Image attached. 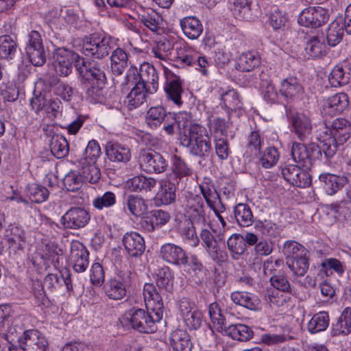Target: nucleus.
Instances as JSON below:
<instances>
[{
	"mask_svg": "<svg viewBox=\"0 0 351 351\" xmlns=\"http://www.w3.org/2000/svg\"><path fill=\"white\" fill-rule=\"evenodd\" d=\"M180 141L181 144L189 149V152L195 156L205 158L211 151L209 136L204 128L198 124H191L190 121L178 122Z\"/></svg>",
	"mask_w": 351,
	"mask_h": 351,
	"instance_id": "1",
	"label": "nucleus"
},
{
	"mask_svg": "<svg viewBox=\"0 0 351 351\" xmlns=\"http://www.w3.org/2000/svg\"><path fill=\"white\" fill-rule=\"evenodd\" d=\"M162 317V312L145 311L132 308L128 311L121 319L123 326L143 333H153L157 330L156 323Z\"/></svg>",
	"mask_w": 351,
	"mask_h": 351,
	"instance_id": "2",
	"label": "nucleus"
},
{
	"mask_svg": "<svg viewBox=\"0 0 351 351\" xmlns=\"http://www.w3.org/2000/svg\"><path fill=\"white\" fill-rule=\"evenodd\" d=\"M134 83L143 84L149 94L156 93L158 88V74L156 69L149 63L144 62L138 70L130 66L127 71L122 85L132 86Z\"/></svg>",
	"mask_w": 351,
	"mask_h": 351,
	"instance_id": "3",
	"label": "nucleus"
},
{
	"mask_svg": "<svg viewBox=\"0 0 351 351\" xmlns=\"http://www.w3.org/2000/svg\"><path fill=\"white\" fill-rule=\"evenodd\" d=\"M114 39L104 32H95L84 38L82 52L86 56L102 59L114 48Z\"/></svg>",
	"mask_w": 351,
	"mask_h": 351,
	"instance_id": "4",
	"label": "nucleus"
},
{
	"mask_svg": "<svg viewBox=\"0 0 351 351\" xmlns=\"http://www.w3.org/2000/svg\"><path fill=\"white\" fill-rule=\"evenodd\" d=\"M53 68L56 73L62 77H67L72 73L73 65L76 68L83 58L71 50L65 48H58L53 53Z\"/></svg>",
	"mask_w": 351,
	"mask_h": 351,
	"instance_id": "5",
	"label": "nucleus"
},
{
	"mask_svg": "<svg viewBox=\"0 0 351 351\" xmlns=\"http://www.w3.org/2000/svg\"><path fill=\"white\" fill-rule=\"evenodd\" d=\"M291 154L293 161L306 169L311 167L313 160L320 159L319 149L317 145L314 143L306 146L298 142H293Z\"/></svg>",
	"mask_w": 351,
	"mask_h": 351,
	"instance_id": "6",
	"label": "nucleus"
},
{
	"mask_svg": "<svg viewBox=\"0 0 351 351\" xmlns=\"http://www.w3.org/2000/svg\"><path fill=\"white\" fill-rule=\"evenodd\" d=\"M25 49L29 61L34 66H40L46 62L43 40L39 32L32 30L28 33Z\"/></svg>",
	"mask_w": 351,
	"mask_h": 351,
	"instance_id": "7",
	"label": "nucleus"
},
{
	"mask_svg": "<svg viewBox=\"0 0 351 351\" xmlns=\"http://www.w3.org/2000/svg\"><path fill=\"white\" fill-rule=\"evenodd\" d=\"M141 169L147 173H160L166 171L168 163L158 152L152 149H143L138 156Z\"/></svg>",
	"mask_w": 351,
	"mask_h": 351,
	"instance_id": "8",
	"label": "nucleus"
},
{
	"mask_svg": "<svg viewBox=\"0 0 351 351\" xmlns=\"http://www.w3.org/2000/svg\"><path fill=\"white\" fill-rule=\"evenodd\" d=\"M90 220V214L86 209L73 206L62 216L60 223L65 229L79 230L84 228Z\"/></svg>",
	"mask_w": 351,
	"mask_h": 351,
	"instance_id": "9",
	"label": "nucleus"
},
{
	"mask_svg": "<svg viewBox=\"0 0 351 351\" xmlns=\"http://www.w3.org/2000/svg\"><path fill=\"white\" fill-rule=\"evenodd\" d=\"M104 66L95 61H85L82 59L80 64H77L76 70L85 80L92 83L105 84L106 77L104 72Z\"/></svg>",
	"mask_w": 351,
	"mask_h": 351,
	"instance_id": "10",
	"label": "nucleus"
},
{
	"mask_svg": "<svg viewBox=\"0 0 351 351\" xmlns=\"http://www.w3.org/2000/svg\"><path fill=\"white\" fill-rule=\"evenodd\" d=\"M328 10L320 7H309L303 10L298 16V23L304 27L315 28L328 21Z\"/></svg>",
	"mask_w": 351,
	"mask_h": 351,
	"instance_id": "11",
	"label": "nucleus"
},
{
	"mask_svg": "<svg viewBox=\"0 0 351 351\" xmlns=\"http://www.w3.org/2000/svg\"><path fill=\"white\" fill-rule=\"evenodd\" d=\"M160 256L166 263L178 267L185 266L189 259L182 247L172 243H165L160 247Z\"/></svg>",
	"mask_w": 351,
	"mask_h": 351,
	"instance_id": "12",
	"label": "nucleus"
},
{
	"mask_svg": "<svg viewBox=\"0 0 351 351\" xmlns=\"http://www.w3.org/2000/svg\"><path fill=\"white\" fill-rule=\"evenodd\" d=\"M20 346L24 351H47L48 341L36 330H28L19 338Z\"/></svg>",
	"mask_w": 351,
	"mask_h": 351,
	"instance_id": "13",
	"label": "nucleus"
},
{
	"mask_svg": "<svg viewBox=\"0 0 351 351\" xmlns=\"http://www.w3.org/2000/svg\"><path fill=\"white\" fill-rule=\"evenodd\" d=\"M291 131L302 141L309 138L312 134L313 125L311 119L304 113L291 114L289 118Z\"/></svg>",
	"mask_w": 351,
	"mask_h": 351,
	"instance_id": "14",
	"label": "nucleus"
},
{
	"mask_svg": "<svg viewBox=\"0 0 351 351\" xmlns=\"http://www.w3.org/2000/svg\"><path fill=\"white\" fill-rule=\"evenodd\" d=\"M284 178L291 184L300 188H306L311 184V178L307 172L301 169V165H287L282 169Z\"/></svg>",
	"mask_w": 351,
	"mask_h": 351,
	"instance_id": "15",
	"label": "nucleus"
},
{
	"mask_svg": "<svg viewBox=\"0 0 351 351\" xmlns=\"http://www.w3.org/2000/svg\"><path fill=\"white\" fill-rule=\"evenodd\" d=\"M89 253L86 247L79 241H73L71 245L70 260L73 269L77 273L86 271L89 264Z\"/></svg>",
	"mask_w": 351,
	"mask_h": 351,
	"instance_id": "16",
	"label": "nucleus"
},
{
	"mask_svg": "<svg viewBox=\"0 0 351 351\" xmlns=\"http://www.w3.org/2000/svg\"><path fill=\"white\" fill-rule=\"evenodd\" d=\"M200 237L206 252L215 263L220 264L226 261V253L220 249L217 241L208 230L202 229Z\"/></svg>",
	"mask_w": 351,
	"mask_h": 351,
	"instance_id": "17",
	"label": "nucleus"
},
{
	"mask_svg": "<svg viewBox=\"0 0 351 351\" xmlns=\"http://www.w3.org/2000/svg\"><path fill=\"white\" fill-rule=\"evenodd\" d=\"M190 223L202 228L210 226V218L206 213V207L199 197L194 198L189 203L188 210Z\"/></svg>",
	"mask_w": 351,
	"mask_h": 351,
	"instance_id": "18",
	"label": "nucleus"
},
{
	"mask_svg": "<svg viewBox=\"0 0 351 351\" xmlns=\"http://www.w3.org/2000/svg\"><path fill=\"white\" fill-rule=\"evenodd\" d=\"M168 99L180 106L182 104V95L184 93L180 77L171 72H166V83L164 87Z\"/></svg>",
	"mask_w": 351,
	"mask_h": 351,
	"instance_id": "19",
	"label": "nucleus"
},
{
	"mask_svg": "<svg viewBox=\"0 0 351 351\" xmlns=\"http://www.w3.org/2000/svg\"><path fill=\"white\" fill-rule=\"evenodd\" d=\"M348 106V97L344 93H339L324 100L322 113L334 117L341 113Z\"/></svg>",
	"mask_w": 351,
	"mask_h": 351,
	"instance_id": "20",
	"label": "nucleus"
},
{
	"mask_svg": "<svg viewBox=\"0 0 351 351\" xmlns=\"http://www.w3.org/2000/svg\"><path fill=\"white\" fill-rule=\"evenodd\" d=\"M122 242L126 252L130 257H140L145 251L144 239L136 232L125 233L123 237Z\"/></svg>",
	"mask_w": 351,
	"mask_h": 351,
	"instance_id": "21",
	"label": "nucleus"
},
{
	"mask_svg": "<svg viewBox=\"0 0 351 351\" xmlns=\"http://www.w3.org/2000/svg\"><path fill=\"white\" fill-rule=\"evenodd\" d=\"M105 149L106 156L110 161L126 163L131 159L130 148L118 142H108Z\"/></svg>",
	"mask_w": 351,
	"mask_h": 351,
	"instance_id": "22",
	"label": "nucleus"
},
{
	"mask_svg": "<svg viewBox=\"0 0 351 351\" xmlns=\"http://www.w3.org/2000/svg\"><path fill=\"white\" fill-rule=\"evenodd\" d=\"M171 162V172L167 177L172 181H177L182 186L183 180H187V178L192 175V169L180 156L177 155L173 156Z\"/></svg>",
	"mask_w": 351,
	"mask_h": 351,
	"instance_id": "23",
	"label": "nucleus"
},
{
	"mask_svg": "<svg viewBox=\"0 0 351 351\" xmlns=\"http://www.w3.org/2000/svg\"><path fill=\"white\" fill-rule=\"evenodd\" d=\"M143 298L147 310L162 312L163 302L160 293L152 283H146L143 287Z\"/></svg>",
	"mask_w": 351,
	"mask_h": 351,
	"instance_id": "24",
	"label": "nucleus"
},
{
	"mask_svg": "<svg viewBox=\"0 0 351 351\" xmlns=\"http://www.w3.org/2000/svg\"><path fill=\"white\" fill-rule=\"evenodd\" d=\"M169 342L174 351H191L193 348L191 337L185 330L176 329L172 331Z\"/></svg>",
	"mask_w": 351,
	"mask_h": 351,
	"instance_id": "25",
	"label": "nucleus"
},
{
	"mask_svg": "<svg viewBox=\"0 0 351 351\" xmlns=\"http://www.w3.org/2000/svg\"><path fill=\"white\" fill-rule=\"evenodd\" d=\"M330 132L332 138L335 139L339 145H343L350 137L351 125L345 119H337L333 121Z\"/></svg>",
	"mask_w": 351,
	"mask_h": 351,
	"instance_id": "26",
	"label": "nucleus"
},
{
	"mask_svg": "<svg viewBox=\"0 0 351 351\" xmlns=\"http://www.w3.org/2000/svg\"><path fill=\"white\" fill-rule=\"evenodd\" d=\"M280 93L285 98L294 100L302 96L303 87L296 77H290L282 81Z\"/></svg>",
	"mask_w": 351,
	"mask_h": 351,
	"instance_id": "27",
	"label": "nucleus"
},
{
	"mask_svg": "<svg viewBox=\"0 0 351 351\" xmlns=\"http://www.w3.org/2000/svg\"><path fill=\"white\" fill-rule=\"evenodd\" d=\"M180 25L183 34L190 40H196L202 34V24L195 16H186L182 19Z\"/></svg>",
	"mask_w": 351,
	"mask_h": 351,
	"instance_id": "28",
	"label": "nucleus"
},
{
	"mask_svg": "<svg viewBox=\"0 0 351 351\" xmlns=\"http://www.w3.org/2000/svg\"><path fill=\"white\" fill-rule=\"evenodd\" d=\"M160 184V186L157 193V198L165 205H168L173 202L176 197V191L177 186L180 184L177 181H172L168 177L162 180Z\"/></svg>",
	"mask_w": 351,
	"mask_h": 351,
	"instance_id": "29",
	"label": "nucleus"
},
{
	"mask_svg": "<svg viewBox=\"0 0 351 351\" xmlns=\"http://www.w3.org/2000/svg\"><path fill=\"white\" fill-rule=\"evenodd\" d=\"M319 180L325 192L330 195L335 194L346 182V178L329 173L320 174Z\"/></svg>",
	"mask_w": 351,
	"mask_h": 351,
	"instance_id": "30",
	"label": "nucleus"
},
{
	"mask_svg": "<svg viewBox=\"0 0 351 351\" xmlns=\"http://www.w3.org/2000/svg\"><path fill=\"white\" fill-rule=\"evenodd\" d=\"M232 302L252 311L261 309V300L249 292L234 291L230 295Z\"/></svg>",
	"mask_w": 351,
	"mask_h": 351,
	"instance_id": "31",
	"label": "nucleus"
},
{
	"mask_svg": "<svg viewBox=\"0 0 351 351\" xmlns=\"http://www.w3.org/2000/svg\"><path fill=\"white\" fill-rule=\"evenodd\" d=\"M171 216L167 211L161 209L153 210L150 215L143 221V227L149 232L154 231L156 228L165 225L170 220Z\"/></svg>",
	"mask_w": 351,
	"mask_h": 351,
	"instance_id": "32",
	"label": "nucleus"
},
{
	"mask_svg": "<svg viewBox=\"0 0 351 351\" xmlns=\"http://www.w3.org/2000/svg\"><path fill=\"white\" fill-rule=\"evenodd\" d=\"M134 86L124 101L128 110H132L145 102L146 91L145 86L143 84L134 83Z\"/></svg>",
	"mask_w": 351,
	"mask_h": 351,
	"instance_id": "33",
	"label": "nucleus"
},
{
	"mask_svg": "<svg viewBox=\"0 0 351 351\" xmlns=\"http://www.w3.org/2000/svg\"><path fill=\"white\" fill-rule=\"evenodd\" d=\"M332 336L348 335L351 333V308L346 307L332 325Z\"/></svg>",
	"mask_w": 351,
	"mask_h": 351,
	"instance_id": "34",
	"label": "nucleus"
},
{
	"mask_svg": "<svg viewBox=\"0 0 351 351\" xmlns=\"http://www.w3.org/2000/svg\"><path fill=\"white\" fill-rule=\"evenodd\" d=\"M110 56V67L112 73L121 75L128 66V54L121 48L117 47L112 50Z\"/></svg>",
	"mask_w": 351,
	"mask_h": 351,
	"instance_id": "35",
	"label": "nucleus"
},
{
	"mask_svg": "<svg viewBox=\"0 0 351 351\" xmlns=\"http://www.w3.org/2000/svg\"><path fill=\"white\" fill-rule=\"evenodd\" d=\"M261 64V56L256 51L243 53L238 58L237 68L244 72H249L258 67Z\"/></svg>",
	"mask_w": 351,
	"mask_h": 351,
	"instance_id": "36",
	"label": "nucleus"
},
{
	"mask_svg": "<svg viewBox=\"0 0 351 351\" xmlns=\"http://www.w3.org/2000/svg\"><path fill=\"white\" fill-rule=\"evenodd\" d=\"M234 340L246 341L252 337V329L245 324H228L221 333Z\"/></svg>",
	"mask_w": 351,
	"mask_h": 351,
	"instance_id": "37",
	"label": "nucleus"
},
{
	"mask_svg": "<svg viewBox=\"0 0 351 351\" xmlns=\"http://www.w3.org/2000/svg\"><path fill=\"white\" fill-rule=\"evenodd\" d=\"M166 119L167 121L171 119L176 121L175 117L171 113H167L162 106L152 107L147 112L146 123L152 128L160 125Z\"/></svg>",
	"mask_w": 351,
	"mask_h": 351,
	"instance_id": "38",
	"label": "nucleus"
},
{
	"mask_svg": "<svg viewBox=\"0 0 351 351\" xmlns=\"http://www.w3.org/2000/svg\"><path fill=\"white\" fill-rule=\"evenodd\" d=\"M141 23L153 32H158L162 29V16L155 10L148 8L143 14L139 15Z\"/></svg>",
	"mask_w": 351,
	"mask_h": 351,
	"instance_id": "39",
	"label": "nucleus"
},
{
	"mask_svg": "<svg viewBox=\"0 0 351 351\" xmlns=\"http://www.w3.org/2000/svg\"><path fill=\"white\" fill-rule=\"evenodd\" d=\"M208 314L215 329L222 333L228 324L219 304L217 302L211 303L208 306Z\"/></svg>",
	"mask_w": 351,
	"mask_h": 351,
	"instance_id": "40",
	"label": "nucleus"
},
{
	"mask_svg": "<svg viewBox=\"0 0 351 351\" xmlns=\"http://www.w3.org/2000/svg\"><path fill=\"white\" fill-rule=\"evenodd\" d=\"M208 314L215 329L222 333L228 324L219 304L217 302L211 303L208 306Z\"/></svg>",
	"mask_w": 351,
	"mask_h": 351,
	"instance_id": "41",
	"label": "nucleus"
},
{
	"mask_svg": "<svg viewBox=\"0 0 351 351\" xmlns=\"http://www.w3.org/2000/svg\"><path fill=\"white\" fill-rule=\"evenodd\" d=\"M234 218L241 227H249L254 222V216L250 207L246 204H238L234 208Z\"/></svg>",
	"mask_w": 351,
	"mask_h": 351,
	"instance_id": "42",
	"label": "nucleus"
},
{
	"mask_svg": "<svg viewBox=\"0 0 351 351\" xmlns=\"http://www.w3.org/2000/svg\"><path fill=\"white\" fill-rule=\"evenodd\" d=\"M330 317L326 311L315 313L309 320L307 328L313 334L324 331L329 326Z\"/></svg>",
	"mask_w": 351,
	"mask_h": 351,
	"instance_id": "43",
	"label": "nucleus"
},
{
	"mask_svg": "<svg viewBox=\"0 0 351 351\" xmlns=\"http://www.w3.org/2000/svg\"><path fill=\"white\" fill-rule=\"evenodd\" d=\"M282 252L285 256L286 263L287 261H291L297 256L309 254L304 246L292 240L287 241L283 243Z\"/></svg>",
	"mask_w": 351,
	"mask_h": 351,
	"instance_id": "44",
	"label": "nucleus"
},
{
	"mask_svg": "<svg viewBox=\"0 0 351 351\" xmlns=\"http://www.w3.org/2000/svg\"><path fill=\"white\" fill-rule=\"evenodd\" d=\"M286 264L294 276H304L309 268V256L304 254L297 256L291 261H287Z\"/></svg>",
	"mask_w": 351,
	"mask_h": 351,
	"instance_id": "45",
	"label": "nucleus"
},
{
	"mask_svg": "<svg viewBox=\"0 0 351 351\" xmlns=\"http://www.w3.org/2000/svg\"><path fill=\"white\" fill-rule=\"evenodd\" d=\"M129 187L134 191H150L156 185V180L145 176H134L128 182Z\"/></svg>",
	"mask_w": 351,
	"mask_h": 351,
	"instance_id": "46",
	"label": "nucleus"
},
{
	"mask_svg": "<svg viewBox=\"0 0 351 351\" xmlns=\"http://www.w3.org/2000/svg\"><path fill=\"white\" fill-rule=\"evenodd\" d=\"M304 49L306 53L313 58L324 56L328 52V47L324 43L315 36L306 42Z\"/></svg>",
	"mask_w": 351,
	"mask_h": 351,
	"instance_id": "47",
	"label": "nucleus"
},
{
	"mask_svg": "<svg viewBox=\"0 0 351 351\" xmlns=\"http://www.w3.org/2000/svg\"><path fill=\"white\" fill-rule=\"evenodd\" d=\"M199 188L207 205L210 208H214V205H215L217 202H221L219 195L217 193L214 185L210 180L205 179L199 185Z\"/></svg>",
	"mask_w": 351,
	"mask_h": 351,
	"instance_id": "48",
	"label": "nucleus"
},
{
	"mask_svg": "<svg viewBox=\"0 0 351 351\" xmlns=\"http://www.w3.org/2000/svg\"><path fill=\"white\" fill-rule=\"evenodd\" d=\"M125 204L133 215L141 217L147 211L145 201L138 195H130L125 199Z\"/></svg>",
	"mask_w": 351,
	"mask_h": 351,
	"instance_id": "49",
	"label": "nucleus"
},
{
	"mask_svg": "<svg viewBox=\"0 0 351 351\" xmlns=\"http://www.w3.org/2000/svg\"><path fill=\"white\" fill-rule=\"evenodd\" d=\"M350 78V74L348 69H344L342 66H335L330 73L328 77L329 83L333 87H339L347 84Z\"/></svg>",
	"mask_w": 351,
	"mask_h": 351,
	"instance_id": "50",
	"label": "nucleus"
},
{
	"mask_svg": "<svg viewBox=\"0 0 351 351\" xmlns=\"http://www.w3.org/2000/svg\"><path fill=\"white\" fill-rule=\"evenodd\" d=\"M104 290L106 295L112 300H121L126 295V289L117 279L108 280L104 285Z\"/></svg>",
	"mask_w": 351,
	"mask_h": 351,
	"instance_id": "51",
	"label": "nucleus"
},
{
	"mask_svg": "<svg viewBox=\"0 0 351 351\" xmlns=\"http://www.w3.org/2000/svg\"><path fill=\"white\" fill-rule=\"evenodd\" d=\"M173 274L169 267H163L158 270L156 285L162 291L170 292L173 287Z\"/></svg>",
	"mask_w": 351,
	"mask_h": 351,
	"instance_id": "52",
	"label": "nucleus"
},
{
	"mask_svg": "<svg viewBox=\"0 0 351 351\" xmlns=\"http://www.w3.org/2000/svg\"><path fill=\"white\" fill-rule=\"evenodd\" d=\"M51 152L57 158H62L69 154V143L62 135L53 136L51 140Z\"/></svg>",
	"mask_w": 351,
	"mask_h": 351,
	"instance_id": "53",
	"label": "nucleus"
},
{
	"mask_svg": "<svg viewBox=\"0 0 351 351\" xmlns=\"http://www.w3.org/2000/svg\"><path fill=\"white\" fill-rule=\"evenodd\" d=\"M255 228L263 235L276 238L279 236L282 230L281 226L269 219L257 221L254 225Z\"/></svg>",
	"mask_w": 351,
	"mask_h": 351,
	"instance_id": "54",
	"label": "nucleus"
},
{
	"mask_svg": "<svg viewBox=\"0 0 351 351\" xmlns=\"http://www.w3.org/2000/svg\"><path fill=\"white\" fill-rule=\"evenodd\" d=\"M16 51V43L10 36H0V57L1 58L13 59Z\"/></svg>",
	"mask_w": 351,
	"mask_h": 351,
	"instance_id": "55",
	"label": "nucleus"
},
{
	"mask_svg": "<svg viewBox=\"0 0 351 351\" xmlns=\"http://www.w3.org/2000/svg\"><path fill=\"white\" fill-rule=\"evenodd\" d=\"M227 245L234 259H238L239 256L243 254L246 250L243 236L239 234H234L230 236L228 239Z\"/></svg>",
	"mask_w": 351,
	"mask_h": 351,
	"instance_id": "56",
	"label": "nucleus"
},
{
	"mask_svg": "<svg viewBox=\"0 0 351 351\" xmlns=\"http://www.w3.org/2000/svg\"><path fill=\"white\" fill-rule=\"evenodd\" d=\"M9 247L14 250H23L25 243V235L23 230L17 226L10 229V235H7Z\"/></svg>",
	"mask_w": 351,
	"mask_h": 351,
	"instance_id": "57",
	"label": "nucleus"
},
{
	"mask_svg": "<svg viewBox=\"0 0 351 351\" xmlns=\"http://www.w3.org/2000/svg\"><path fill=\"white\" fill-rule=\"evenodd\" d=\"M344 34V29L337 21H332L328 26L326 38L328 43L331 47L338 45L342 40Z\"/></svg>",
	"mask_w": 351,
	"mask_h": 351,
	"instance_id": "58",
	"label": "nucleus"
},
{
	"mask_svg": "<svg viewBox=\"0 0 351 351\" xmlns=\"http://www.w3.org/2000/svg\"><path fill=\"white\" fill-rule=\"evenodd\" d=\"M83 179L91 184L97 183L101 179V171L95 163H81Z\"/></svg>",
	"mask_w": 351,
	"mask_h": 351,
	"instance_id": "59",
	"label": "nucleus"
},
{
	"mask_svg": "<svg viewBox=\"0 0 351 351\" xmlns=\"http://www.w3.org/2000/svg\"><path fill=\"white\" fill-rule=\"evenodd\" d=\"M330 208L335 213L343 215L345 218L351 219V189L347 191L341 201L332 204Z\"/></svg>",
	"mask_w": 351,
	"mask_h": 351,
	"instance_id": "60",
	"label": "nucleus"
},
{
	"mask_svg": "<svg viewBox=\"0 0 351 351\" xmlns=\"http://www.w3.org/2000/svg\"><path fill=\"white\" fill-rule=\"evenodd\" d=\"M263 138L258 131H252L247 138V152L250 156H256L261 151L263 145Z\"/></svg>",
	"mask_w": 351,
	"mask_h": 351,
	"instance_id": "61",
	"label": "nucleus"
},
{
	"mask_svg": "<svg viewBox=\"0 0 351 351\" xmlns=\"http://www.w3.org/2000/svg\"><path fill=\"white\" fill-rule=\"evenodd\" d=\"M115 203L116 195L111 191L99 195L93 200V206L99 210L112 207Z\"/></svg>",
	"mask_w": 351,
	"mask_h": 351,
	"instance_id": "62",
	"label": "nucleus"
},
{
	"mask_svg": "<svg viewBox=\"0 0 351 351\" xmlns=\"http://www.w3.org/2000/svg\"><path fill=\"white\" fill-rule=\"evenodd\" d=\"M101 155V148L97 141L92 140L88 142L84 153V158L80 163H95L97 159Z\"/></svg>",
	"mask_w": 351,
	"mask_h": 351,
	"instance_id": "63",
	"label": "nucleus"
},
{
	"mask_svg": "<svg viewBox=\"0 0 351 351\" xmlns=\"http://www.w3.org/2000/svg\"><path fill=\"white\" fill-rule=\"evenodd\" d=\"M280 154L278 149L274 147L267 148L260 158L261 165L269 169L276 165L279 160Z\"/></svg>",
	"mask_w": 351,
	"mask_h": 351,
	"instance_id": "64",
	"label": "nucleus"
}]
</instances>
